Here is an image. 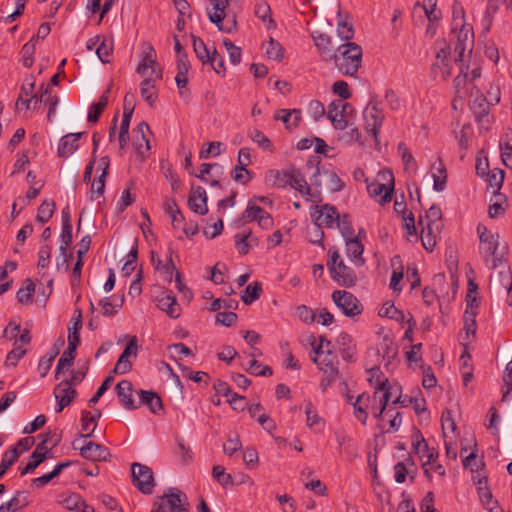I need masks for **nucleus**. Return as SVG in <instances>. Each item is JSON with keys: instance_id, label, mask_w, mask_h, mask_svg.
Returning a JSON list of instances; mask_svg holds the SVG:
<instances>
[{"instance_id": "1", "label": "nucleus", "mask_w": 512, "mask_h": 512, "mask_svg": "<svg viewBox=\"0 0 512 512\" xmlns=\"http://www.w3.org/2000/svg\"><path fill=\"white\" fill-rule=\"evenodd\" d=\"M479 237V253L486 266L490 269H496L506 261L507 245L500 242V235L493 233L485 225L477 226Z\"/></svg>"}, {"instance_id": "2", "label": "nucleus", "mask_w": 512, "mask_h": 512, "mask_svg": "<svg viewBox=\"0 0 512 512\" xmlns=\"http://www.w3.org/2000/svg\"><path fill=\"white\" fill-rule=\"evenodd\" d=\"M332 60L343 75L355 76L362 63V48L354 42H345L337 48Z\"/></svg>"}, {"instance_id": "3", "label": "nucleus", "mask_w": 512, "mask_h": 512, "mask_svg": "<svg viewBox=\"0 0 512 512\" xmlns=\"http://www.w3.org/2000/svg\"><path fill=\"white\" fill-rule=\"evenodd\" d=\"M451 42L454 44V61L458 64L465 62V52L470 56L474 44V34L469 25L462 23V19L455 23L452 29Z\"/></svg>"}, {"instance_id": "4", "label": "nucleus", "mask_w": 512, "mask_h": 512, "mask_svg": "<svg viewBox=\"0 0 512 512\" xmlns=\"http://www.w3.org/2000/svg\"><path fill=\"white\" fill-rule=\"evenodd\" d=\"M328 257L327 267L331 278L340 286H353L357 280L356 274L344 263L339 251L336 248L329 249Z\"/></svg>"}, {"instance_id": "5", "label": "nucleus", "mask_w": 512, "mask_h": 512, "mask_svg": "<svg viewBox=\"0 0 512 512\" xmlns=\"http://www.w3.org/2000/svg\"><path fill=\"white\" fill-rule=\"evenodd\" d=\"M207 13L210 21L216 24L219 30L227 33L236 30V15L228 9V0H210Z\"/></svg>"}, {"instance_id": "6", "label": "nucleus", "mask_w": 512, "mask_h": 512, "mask_svg": "<svg viewBox=\"0 0 512 512\" xmlns=\"http://www.w3.org/2000/svg\"><path fill=\"white\" fill-rule=\"evenodd\" d=\"M270 177H273V184L277 187L290 186L297 190L301 195L311 196V189L307 184L305 177L298 170L284 171H271Z\"/></svg>"}, {"instance_id": "7", "label": "nucleus", "mask_w": 512, "mask_h": 512, "mask_svg": "<svg viewBox=\"0 0 512 512\" xmlns=\"http://www.w3.org/2000/svg\"><path fill=\"white\" fill-rule=\"evenodd\" d=\"M154 506L159 512H189L188 497L177 488L169 489L167 494L155 501Z\"/></svg>"}, {"instance_id": "8", "label": "nucleus", "mask_w": 512, "mask_h": 512, "mask_svg": "<svg viewBox=\"0 0 512 512\" xmlns=\"http://www.w3.org/2000/svg\"><path fill=\"white\" fill-rule=\"evenodd\" d=\"M332 300L347 317L352 318L363 312V305L351 292L336 290L332 293Z\"/></svg>"}, {"instance_id": "9", "label": "nucleus", "mask_w": 512, "mask_h": 512, "mask_svg": "<svg viewBox=\"0 0 512 512\" xmlns=\"http://www.w3.org/2000/svg\"><path fill=\"white\" fill-rule=\"evenodd\" d=\"M352 106L343 100H334L328 106L327 118L335 129L344 130L349 124Z\"/></svg>"}, {"instance_id": "10", "label": "nucleus", "mask_w": 512, "mask_h": 512, "mask_svg": "<svg viewBox=\"0 0 512 512\" xmlns=\"http://www.w3.org/2000/svg\"><path fill=\"white\" fill-rule=\"evenodd\" d=\"M412 448L422 461V467L424 469L425 475L430 477V469H428V464L435 462V459L438 457V451L435 448H430L428 446L419 430H416L412 435Z\"/></svg>"}, {"instance_id": "11", "label": "nucleus", "mask_w": 512, "mask_h": 512, "mask_svg": "<svg viewBox=\"0 0 512 512\" xmlns=\"http://www.w3.org/2000/svg\"><path fill=\"white\" fill-rule=\"evenodd\" d=\"M132 482L143 494H151L155 486L153 471L150 467L133 463L131 466Z\"/></svg>"}, {"instance_id": "12", "label": "nucleus", "mask_w": 512, "mask_h": 512, "mask_svg": "<svg viewBox=\"0 0 512 512\" xmlns=\"http://www.w3.org/2000/svg\"><path fill=\"white\" fill-rule=\"evenodd\" d=\"M310 215L314 224L328 229H335V224L340 216L336 207L330 204L314 206L310 211Z\"/></svg>"}, {"instance_id": "13", "label": "nucleus", "mask_w": 512, "mask_h": 512, "mask_svg": "<svg viewBox=\"0 0 512 512\" xmlns=\"http://www.w3.org/2000/svg\"><path fill=\"white\" fill-rule=\"evenodd\" d=\"M382 177L387 183H380L378 181L372 182L367 186V191L371 197L384 205L392 199L394 177L391 172L383 173Z\"/></svg>"}, {"instance_id": "14", "label": "nucleus", "mask_w": 512, "mask_h": 512, "mask_svg": "<svg viewBox=\"0 0 512 512\" xmlns=\"http://www.w3.org/2000/svg\"><path fill=\"white\" fill-rule=\"evenodd\" d=\"M365 130L378 142V135L384 120V113L378 108L377 103L370 101L363 112Z\"/></svg>"}, {"instance_id": "15", "label": "nucleus", "mask_w": 512, "mask_h": 512, "mask_svg": "<svg viewBox=\"0 0 512 512\" xmlns=\"http://www.w3.org/2000/svg\"><path fill=\"white\" fill-rule=\"evenodd\" d=\"M177 74L175 76V82L179 90L180 96L189 100V89L188 84V71L190 68L189 58L186 52L176 54Z\"/></svg>"}, {"instance_id": "16", "label": "nucleus", "mask_w": 512, "mask_h": 512, "mask_svg": "<svg viewBox=\"0 0 512 512\" xmlns=\"http://www.w3.org/2000/svg\"><path fill=\"white\" fill-rule=\"evenodd\" d=\"M450 47L444 44L436 54L435 62L432 66V73L434 77H441L447 80L452 74V62L450 60Z\"/></svg>"}, {"instance_id": "17", "label": "nucleus", "mask_w": 512, "mask_h": 512, "mask_svg": "<svg viewBox=\"0 0 512 512\" xmlns=\"http://www.w3.org/2000/svg\"><path fill=\"white\" fill-rule=\"evenodd\" d=\"M78 440H74L72 445L74 449H78L83 458L96 462V461H105L109 456L108 450L97 443L92 441L86 443L83 446H77Z\"/></svg>"}, {"instance_id": "18", "label": "nucleus", "mask_w": 512, "mask_h": 512, "mask_svg": "<svg viewBox=\"0 0 512 512\" xmlns=\"http://www.w3.org/2000/svg\"><path fill=\"white\" fill-rule=\"evenodd\" d=\"M137 339L136 337H132L130 341L127 343L124 351L118 358L116 365L113 369V373L115 374H125L129 372L132 368L131 362L128 360L129 357L136 358L137 356Z\"/></svg>"}, {"instance_id": "19", "label": "nucleus", "mask_w": 512, "mask_h": 512, "mask_svg": "<svg viewBox=\"0 0 512 512\" xmlns=\"http://www.w3.org/2000/svg\"><path fill=\"white\" fill-rule=\"evenodd\" d=\"M152 74H154V76L144 77L145 79L141 83V96L151 107L154 106L157 100L155 84L162 79V70H153Z\"/></svg>"}, {"instance_id": "20", "label": "nucleus", "mask_w": 512, "mask_h": 512, "mask_svg": "<svg viewBox=\"0 0 512 512\" xmlns=\"http://www.w3.org/2000/svg\"><path fill=\"white\" fill-rule=\"evenodd\" d=\"M76 394V390L72 387L70 381H61L54 389L55 398L58 400L56 412H61L65 407L69 406L76 397Z\"/></svg>"}, {"instance_id": "21", "label": "nucleus", "mask_w": 512, "mask_h": 512, "mask_svg": "<svg viewBox=\"0 0 512 512\" xmlns=\"http://www.w3.org/2000/svg\"><path fill=\"white\" fill-rule=\"evenodd\" d=\"M244 222L257 221L259 226L268 229L273 225L271 215L264 211L261 207L249 203L242 214Z\"/></svg>"}, {"instance_id": "22", "label": "nucleus", "mask_w": 512, "mask_h": 512, "mask_svg": "<svg viewBox=\"0 0 512 512\" xmlns=\"http://www.w3.org/2000/svg\"><path fill=\"white\" fill-rule=\"evenodd\" d=\"M166 212L171 218V224L175 230H180L181 234L178 239L190 238L189 230L184 221V217L175 202H167L165 206Z\"/></svg>"}, {"instance_id": "23", "label": "nucleus", "mask_w": 512, "mask_h": 512, "mask_svg": "<svg viewBox=\"0 0 512 512\" xmlns=\"http://www.w3.org/2000/svg\"><path fill=\"white\" fill-rule=\"evenodd\" d=\"M338 351L345 361H354L356 358V344L351 335L341 332L336 339Z\"/></svg>"}, {"instance_id": "24", "label": "nucleus", "mask_w": 512, "mask_h": 512, "mask_svg": "<svg viewBox=\"0 0 512 512\" xmlns=\"http://www.w3.org/2000/svg\"><path fill=\"white\" fill-rule=\"evenodd\" d=\"M312 38L322 60H332L335 51L333 49L330 37L325 33L315 31L312 33Z\"/></svg>"}, {"instance_id": "25", "label": "nucleus", "mask_w": 512, "mask_h": 512, "mask_svg": "<svg viewBox=\"0 0 512 512\" xmlns=\"http://www.w3.org/2000/svg\"><path fill=\"white\" fill-rule=\"evenodd\" d=\"M346 254L353 261L356 266H363L365 259L363 258L364 245L361 243L358 236H353L345 239Z\"/></svg>"}, {"instance_id": "26", "label": "nucleus", "mask_w": 512, "mask_h": 512, "mask_svg": "<svg viewBox=\"0 0 512 512\" xmlns=\"http://www.w3.org/2000/svg\"><path fill=\"white\" fill-rule=\"evenodd\" d=\"M388 381L381 382L378 386V389L374 393L373 399L376 400L379 398V406L372 407L373 416L377 419H380L386 410L388 403L391 398V392L389 391Z\"/></svg>"}, {"instance_id": "27", "label": "nucleus", "mask_w": 512, "mask_h": 512, "mask_svg": "<svg viewBox=\"0 0 512 512\" xmlns=\"http://www.w3.org/2000/svg\"><path fill=\"white\" fill-rule=\"evenodd\" d=\"M116 392L122 406L127 410H134L138 408L135 404L132 393L133 385L128 380H122L116 385Z\"/></svg>"}, {"instance_id": "28", "label": "nucleus", "mask_w": 512, "mask_h": 512, "mask_svg": "<svg viewBox=\"0 0 512 512\" xmlns=\"http://www.w3.org/2000/svg\"><path fill=\"white\" fill-rule=\"evenodd\" d=\"M156 66L157 62L155 50L150 44H147L145 48V55L137 67V72L142 77L154 76V74H152V71L157 70Z\"/></svg>"}, {"instance_id": "29", "label": "nucleus", "mask_w": 512, "mask_h": 512, "mask_svg": "<svg viewBox=\"0 0 512 512\" xmlns=\"http://www.w3.org/2000/svg\"><path fill=\"white\" fill-rule=\"evenodd\" d=\"M419 226L421 227L422 245L427 251L432 252L443 227L427 224Z\"/></svg>"}, {"instance_id": "30", "label": "nucleus", "mask_w": 512, "mask_h": 512, "mask_svg": "<svg viewBox=\"0 0 512 512\" xmlns=\"http://www.w3.org/2000/svg\"><path fill=\"white\" fill-rule=\"evenodd\" d=\"M275 120L282 121L286 128L293 130L298 127L302 117L299 109H279L274 114Z\"/></svg>"}, {"instance_id": "31", "label": "nucleus", "mask_w": 512, "mask_h": 512, "mask_svg": "<svg viewBox=\"0 0 512 512\" xmlns=\"http://www.w3.org/2000/svg\"><path fill=\"white\" fill-rule=\"evenodd\" d=\"M83 133H68L63 136L58 145V155L68 157L79 147L78 141Z\"/></svg>"}, {"instance_id": "32", "label": "nucleus", "mask_w": 512, "mask_h": 512, "mask_svg": "<svg viewBox=\"0 0 512 512\" xmlns=\"http://www.w3.org/2000/svg\"><path fill=\"white\" fill-rule=\"evenodd\" d=\"M157 306L172 318H177L180 315V307L175 297L168 292H164L161 297L157 299Z\"/></svg>"}, {"instance_id": "33", "label": "nucleus", "mask_w": 512, "mask_h": 512, "mask_svg": "<svg viewBox=\"0 0 512 512\" xmlns=\"http://www.w3.org/2000/svg\"><path fill=\"white\" fill-rule=\"evenodd\" d=\"M47 441V436L43 439V441L38 444L36 450L32 453L30 461L27 463V465L21 469V475H26L28 473L33 472L45 459H46V453L41 452L45 448V443Z\"/></svg>"}, {"instance_id": "34", "label": "nucleus", "mask_w": 512, "mask_h": 512, "mask_svg": "<svg viewBox=\"0 0 512 512\" xmlns=\"http://www.w3.org/2000/svg\"><path fill=\"white\" fill-rule=\"evenodd\" d=\"M40 91V102L48 104L49 111L47 114V119L48 121H52L56 113V108L59 104V98L57 95H51V88L49 85L42 84L40 86Z\"/></svg>"}, {"instance_id": "35", "label": "nucleus", "mask_w": 512, "mask_h": 512, "mask_svg": "<svg viewBox=\"0 0 512 512\" xmlns=\"http://www.w3.org/2000/svg\"><path fill=\"white\" fill-rule=\"evenodd\" d=\"M139 404L146 405L152 413H159L162 407V401L160 397L153 391L140 390L139 391Z\"/></svg>"}, {"instance_id": "36", "label": "nucleus", "mask_w": 512, "mask_h": 512, "mask_svg": "<svg viewBox=\"0 0 512 512\" xmlns=\"http://www.w3.org/2000/svg\"><path fill=\"white\" fill-rule=\"evenodd\" d=\"M432 178L433 189L437 192L443 191L446 187L447 172L441 160H438L432 165Z\"/></svg>"}, {"instance_id": "37", "label": "nucleus", "mask_w": 512, "mask_h": 512, "mask_svg": "<svg viewBox=\"0 0 512 512\" xmlns=\"http://www.w3.org/2000/svg\"><path fill=\"white\" fill-rule=\"evenodd\" d=\"M312 360L322 371L338 370L337 356L332 352V350L328 349L324 354H317V356Z\"/></svg>"}, {"instance_id": "38", "label": "nucleus", "mask_w": 512, "mask_h": 512, "mask_svg": "<svg viewBox=\"0 0 512 512\" xmlns=\"http://www.w3.org/2000/svg\"><path fill=\"white\" fill-rule=\"evenodd\" d=\"M378 314L380 317H388L397 322H410L412 320L410 314H404L402 311L398 310L392 302L384 303Z\"/></svg>"}, {"instance_id": "39", "label": "nucleus", "mask_w": 512, "mask_h": 512, "mask_svg": "<svg viewBox=\"0 0 512 512\" xmlns=\"http://www.w3.org/2000/svg\"><path fill=\"white\" fill-rule=\"evenodd\" d=\"M133 109H134L133 107H127V105L125 106V109H124L123 118L121 121L120 131H119V136H118L119 145H120L121 149L125 148V146L128 143V140H129V127H130V122H131V118H132V114H133Z\"/></svg>"}, {"instance_id": "40", "label": "nucleus", "mask_w": 512, "mask_h": 512, "mask_svg": "<svg viewBox=\"0 0 512 512\" xmlns=\"http://www.w3.org/2000/svg\"><path fill=\"white\" fill-rule=\"evenodd\" d=\"M473 98L470 101V107L477 118L484 117L488 115L490 110V104L487 102L486 97H484L480 91L477 89L475 94H473Z\"/></svg>"}, {"instance_id": "41", "label": "nucleus", "mask_w": 512, "mask_h": 512, "mask_svg": "<svg viewBox=\"0 0 512 512\" xmlns=\"http://www.w3.org/2000/svg\"><path fill=\"white\" fill-rule=\"evenodd\" d=\"M216 51L213 45L207 46L200 38L194 37V53L204 65L211 60Z\"/></svg>"}, {"instance_id": "42", "label": "nucleus", "mask_w": 512, "mask_h": 512, "mask_svg": "<svg viewBox=\"0 0 512 512\" xmlns=\"http://www.w3.org/2000/svg\"><path fill=\"white\" fill-rule=\"evenodd\" d=\"M29 504L24 492H17L13 498L0 506V512H16Z\"/></svg>"}, {"instance_id": "43", "label": "nucleus", "mask_w": 512, "mask_h": 512, "mask_svg": "<svg viewBox=\"0 0 512 512\" xmlns=\"http://www.w3.org/2000/svg\"><path fill=\"white\" fill-rule=\"evenodd\" d=\"M255 15L264 23L267 29L275 28L276 24L271 17V8L266 1H260L256 4Z\"/></svg>"}, {"instance_id": "44", "label": "nucleus", "mask_w": 512, "mask_h": 512, "mask_svg": "<svg viewBox=\"0 0 512 512\" xmlns=\"http://www.w3.org/2000/svg\"><path fill=\"white\" fill-rule=\"evenodd\" d=\"M369 396L365 393L359 395L356 401L353 403L355 417L365 425L368 419V413L366 411L369 404Z\"/></svg>"}, {"instance_id": "45", "label": "nucleus", "mask_w": 512, "mask_h": 512, "mask_svg": "<svg viewBox=\"0 0 512 512\" xmlns=\"http://www.w3.org/2000/svg\"><path fill=\"white\" fill-rule=\"evenodd\" d=\"M424 224L443 227L442 212L438 206L432 205L428 209V211L426 212L424 217H422V216L419 217L418 225H424Z\"/></svg>"}, {"instance_id": "46", "label": "nucleus", "mask_w": 512, "mask_h": 512, "mask_svg": "<svg viewBox=\"0 0 512 512\" xmlns=\"http://www.w3.org/2000/svg\"><path fill=\"white\" fill-rule=\"evenodd\" d=\"M124 302V296L119 299L113 297H104L100 300L99 305L102 308V314L104 316H113L122 307Z\"/></svg>"}, {"instance_id": "47", "label": "nucleus", "mask_w": 512, "mask_h": 512, "mask_svg": "<svg viewBox=\"0 0 512 512\" xmlns=\"http://www.w3.org/2000/svg\"><path fill=\"white\" fill-rule=\"evenodd\" d=\"M110 89H107L99 98L98 102L93 103L90 107L89 113H88V121L89 122H97L100 115L104 111L105 107L108 104V93Z\"/></svg>"}, {"instance_id": "48", "label": "nucleus", "mask_w": 512, "mask_h": 512, "mask_svg": "<svg viewBox=\"0 0 512 512\" xmlns=\"http://www.w3.org/2000/svg\"><path fill=\"white\" fill-rule=\"evenodd\" d=\"M380 351L382 352L383 359L386 361V365H390L396 359L398 347L391 339L385 337L381 343Z\"/></svg>"}, {"instance_id": "49", "label": "nucleus", "mask_w": 512, "mask_h": 512, "mask_svg": "<svg viewBox=\"0 0 512 512\" xmlns=\"http://www.w3.org/2000/svg\"><path fill=\"white\" fill-rule=\"evenodd\" d=\"M257 241L252 237L251 232L238 233L235 235V246L240 254H247L250 247L256 245Z\"/></svg>"}, {"instance_id": "50", "label": "nucleus", "mask_w": 512, "mask_h": 512, "mask_svg": "<svg viewBox=\"0 0 512 512\" xmlns=\"http://www.w3.org/2000/svg\"><path fill=\"white\" fill-rule=\"evenodd\" d=\"M70 465H71L70 461L59 463L54 467V469L50 473H47V474H44L43 476L35 478L33 480V483L37 487H43L46 484H48L51 480H53L55 477H57L62 472V470L64 468H67Z\"/></svg>"}, {"instance_id": "51", "label": "nucleus", "mask_w": 512, "mask_h": 512, "mask_svg": "<svg viewBox=\"0 0 512 512\" xmlns=\"http://www.w3.org/2000/svg\"><path fill=\"white\" fill-rule=\"evenodd\" d=\"M96 426L97 422H95V416H91V412L89 411H83L81 416V437H91Z\"/></svg>"}, {"instance_id": "52", "label": "nucleus", "mask_w": 512, "mask_h": 512, "mask_svg": "<svg viewBox=\"0 0 512 512\" xmlns=\"http://www.w3.org/2000/svg\"><path fill=\"white\" fill-rule=\"evenodd\" d=\"M207 196L206 191L202 187L194 190V213L204 215L207 213Z\"/></svg>"}, {"instance_id": "53", "label": "nucleus", "mask_w": 512, "mask_h": 512, "mask_svg": "<svg viewBox=\"0 0 512 512\" xmlns=\"http://www.w3.org/2000/svg\"><path fill=\"white\" fill-rule=\"evenodd\" d=\"M335 228H337L340 231L344 240L355 236L354 228L352 226L349 215L347 214H343L338 217V220L335 224Z\"/></svg>"}, {"instance_id": "54", "label": "nucleus", "mask_w": 512, "mask_h": 512, "mask_svg": "<svg viewBox=\"0 0 512 512\" xmlns=\"http://www.w3.org/2000/svg\"><path fill=\"white\" fill-rule=\"evenodd\" d=\"M55 210V203L52 200H45L39 206L36 219L40 223H46L50 220Z\"/></svg>"}, {"instance_id": "55", "label": "nucleus", "mask_w": 512, "mask_h": 512, "mask_svg": "<svg viewBox=\"0 0 512 512\" xmlns=\"http://www.w3.org/2000/svg\"><path fill=\"white\" fill-rule=\"evenodd\" d=\"M222 146L223 144L219 141L207 143L201 148L199 152V158L208 159L211 157L219 156L222 153Z\"/></svg>"}, {"instance_id": "56", "label": "nucleus", "mask_w": 512, "mask_h": 512, "mask_svg": "<svg viewBox=\"0 0 512 512\" xmlns=\"http://www.w3.org/2000/svg\"><path fill=\"white\" fill-rule=\"evenodd\" d=\"M306 414V423L309 428H319L322 427V419L318 415L315 407L311 402H308L305 407Z\"/></svg>"}, {"instance_id": "57", "label": "nucleus", "mask_w": 512, "mask_h": 512, "mask_svg": "<svg viewBox=\"0 0 512 512\" xmlns=\"http://www.w3.org/2000/svg\"><path fill=\"white\" fill-rule=\"evenodd\" d=\"M18 457L19 452L17 451V448H10L3 454L0 463V478L6 473L8 468L15 463Z\"/></svg>"}, {"instance_id": "58", "label": "nucleus", "mask_w": 512, "mask_h": 512, "mask_svg": "<svg viewBox=\"0 0 512 512\" xmlns=\"http://www.w3.org/2000/svg\"><path fill=\"white\" fill-rule=\"evenodd\" d=\"M261 291L262 287L259 282L251 283L246 287L241 299L245 304H251L260 297Z\"/></svg>"}, {"instance_id": "59", "label": "nucleus", "mask_w": 512, "mask_h": 512, "mask_svg": "<svg viewBox=\"0 0 512 512\" xmlns=\"http://www.w3.org/2000/svg\"><path fill=\"white\" fill-rule=\"evenodd\" d=\"M266 55L272 60L281 61L284 55V49L278 41L270 38L266 44Z\"/></svg>"}, {"instance_id": "60", "label": "nucleus", "mask_w": 512, "mask_h": 512, "mask_svg": "<svg viewBox=\"0 0 512 512\" xmlns=\"http://www.w3.org/2000/svg\"><path fill=\"white\" fill-rule=\"evenodd\" d=\"M113 52L112 41L103 39L102 42L96 48V54L102 63H109V57Z\"/></svg>"}, {"instance_id": "61", "label": "nucleus", "mask_w": 512, "mask_h": 512, "mask_svg": "<svg viewBox=\"0 0 512 512\" xmlns=\"http://www.w3.org/2000/svg\"><path fill=\"white\" fill-rule=\"evenodd\" d=\"M106 176H107V172L102 171V174L99 176V178L95 179L92 182L91 191H90V199L92 201L97 199L104 193Z\"/></svg>"}, {"instance_id": "62", "label": "nucleus", "mask_w": 512, "mask_h": 512, "mask_svg": "<svg viewBox=\"0 0 512 512\" xmlns=\"http://www.w3.org/2000/svg\"><path fill=\"white\" fill-rule=\"evenodd\" d=\"M485 178L489 183V186L495 191H498L502 187L504 181V172L503 170L496 168L489 172Z\"/></svg>"}, {"instance_id": "63", "label": "nucleus", "mask_w": 512, "mask_h": 512, "mask_svg": "<svg viewBox=\"0 0 512 512\" xmlns=\"http://www.w3.org/2000/svg\"><path fill=\"white\" fill-rule=\"evenodd\" d=\"M246 370L256 376H271L273 374V371L269 366L262 365L255 359L249 362V366L246 368Z\"/></svg>"}, {"instance_id": "64", "label": "nucleus", "mask_w": 512, "mask_h": 512, "mask_svg": "<svg viewBox=\"0 0 512 512\" xmlns=\"http://www.w3.org/2000/svg\"><path fill=\"white\" fill-rule=\"evenodd\" d=\"M512 392V362H508L503 375L502 400L506 401Z\"/></svg>"}]
</instances>
